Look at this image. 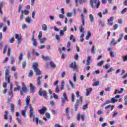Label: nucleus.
<instances>
[{
    "label": "nucleus",
    "instance_id": "42",
    "mask_svg": "<svg viewBox=\"0 0 127 127\" xmlns=\"http://www.w3.org/2000/svg\"><path fill=\"white\" fill-rule=\"evenodd\" d=\"M22 58H23V54L21 53L18 57L19 61H21V60H22Z\"/></svg>",
    "mask_w": 127,
    "mask_h": 127
},
{
    "label": "nucleus",
    "instance_id": "52",
    "mask_svg": "<svg viewBox=\"0 0 127 127\" xmlns=\"http://www.w3.org/2000/svg\"><path fill=\"white\" fill-rule=\"evenodd\" d=\"M115 20V17L114 16H111L109 19H108V21H112L113 22V21Z\"/></svg>",
    "mask_w": 127,
    "mask_h": 127
},
{
    "label": "nucleus",
    "instance_id": "48",
    "mask_svg": "<svg viewBox=\"0 0 127 127\" xmlns=\"http://www.w3.org/2000/svg\"><path fill=\"white\" fill-rule=\"evenodd\" d=\"M123 62H126V61H127V55L126 56H123Z\"/></svg>",
    "mask_w": 127,
    "mask_h": 127
},
{
    "label": "nucleus",
    "instance_id": "57",
    "mask_svg": "<svg viewBox=\"0 0 127 127\" xmlns=\"http://www.w3.org/2000/svg\"><path fill=\"white\" fill-rule=\"evenodd\" d=\"M108 21V25H109V26H112V25H114V22H112L111 21Z\"/></svg>",
    "mask_w": 127,
    "mask_h": 127
},
{
    "label": "nucleus",
    "instance_id": "23",
    "mask_svg": "<svg viewBox=\"0 0 127 127\" xmlns=\"http://www.w3.org/2000/svg\"><path fill=\"white\" fill-rule=\"evenodd\" d=\"M65 86V81H64V80H62V85H61V91H62L64 89Z\"/></svg>",
    "mask_w": 127,
    "mask_h": 127
},
{
    "label": "nucleus",
    "instance_id": "19",
    "mask_svg": "<svg viewBox=\"0 0 127 127\" xmlns=\"http://www.w3.org/2000/svg\"><path fill=\"white\" fill-rule=\"evenodd\" d=\"M86 96H88L90 94V93H91V92H92V88H87V89H86Z\"/></svg>",
    "mask_w": 127,
    "mask_h": 127
},
{
    "label": "nucleus",
    "instance_id": "5",
    "mask_svg": "<svg viewBox=\"0 0 127 127\" xmlns=\"http://www.w3.org/2000/svg\"><path fill=\"white\" fill-rule=\"evenodd\" d=\"M29 106L30 108V118H33V122H36L35 115H34V110L31 105Z\"/></svg>",
    "mask_w": 127,
    "mask_h": 127
},
{
    "label": "nucleus",
    "instance_id": "35",
    "mask_svg": "<svg viewBox=\"0 0 127 127\" xmlns=\"http://www.w3.org/2000/svg\"><path fill=\"white\" fill-rule=\"evenodd\" d=\"M100 85V82L96 81L93 83V87H97Z\"/></svg>",
    "mask_w": 127,
    "mask_h": 127
},
{
    "label": "nucleus",
    "instance_id": "41",
    "mask_svg": "<svg viewBox=\"0 0 127 127\" xmlns=\"http://www.w3.org/2000/svg\"><path fill=\"white\" fill-rule=\"evenodd\" d=\"M33 76V70H31L29 72L28 76L29 77H32Z\"/></svg>",
    "mask_w": 127,
    "mask_h": 127
},
{
    "label": "nucleus",
    "instance_id": "9",
    "mask_svg": "<svg viewBox=\"0 0 127 127\" xmlns=\"http://www.w3.org/2000/svg\"><path fill=\"white\" fill-rule=\"evenodd\" d=\"M30 101V97L29 96H27L25 100L26 108H27V107H29V105L31 106V105L29 104Z\"/></svg>",
    "mask_w": 127,
    "mask_h": 127
},
{
    "label": "nucleus",
    "instance_id": "50",
    "mask_svg": "<svg viewBox=\"0 0 127 127\" xmlns=\"http://www.w3.org/2000/svg\"><path fill=\"white\" fill-rule=\"evenodd\" d=\"M74 100H75V95L74 93L71 94V102L73 103L74 102Z\"/></svg>",
    "mask_w": 127,
    "mask_h": 127
},
{
    "label": "nucleus",
    "instance_id": "16",
    "mask_svg": "<svg viewBox=\"0 0 127 127\" xmlns=\"http://www.w3.org/2000/svg\"><path fill=\"white\" fill-rule=\"evenodd\" d=\"M34 86H33V85L32 83H30V93H33L34 92Z\"/></svg>",
    "mask_w": 127,
    "mask_h": 127
},
{
    "label": "nucleus",
    "instance_id": "59",
    "mask_svg": "<svg viewBox=\"0 0 127 127\" xmlns=\"http://www.w3.org/2000/svg\"><path fill=\"white\" fill-rule=\"evenodd\" d=\"M22 29H26L27 28V25L24 24L22 25Z\"/></svg>",
    "mask_w": 127,
    "mask_h": 127
},
{
    "label": "nucleus",
    "instance_id": "27",
    "mask_svg": "<svg viewBox=\"0 0 127 127\" xmlns=\"http://www.w3.org/2000/svg\"><path fill=\"white\" fill-rule=\"evenodd\" d=\"M68 82L69 83V85H70V87H71V88L72 89H74V83H73V81L72 80H71L70 79H69Z\"/></svg>",
    "mask_w": 127,
    "mask_h": 127
},
{
    "label": "nucleus",
    "instance_id": "44",
    "mask_svg": "<svg viewBox=\"0 0 127 127\" xmlns=\"http://www.w3.org/2000/svg\"><path fill=\"white\" fill-rule=\"evenodd\" d=\"M32 41H33V46H36L37 45V42L36 41V39L32 40Z\"/></svg>",
    "mask_w": 127,
    "mask_h": 127
},
{
    "label": "nucleus",
    "instance_id": "55",
    "mask_svg": "<svg viewBox=\"0 0 127 127\" xmlns=\"http://www.w3.org/2000/svg\"><path fill=\"white\" fill-rule=\"evenodd\" d=\"M110 53L112 58H114V57H115V53L113 51H111Z\"/></svg>",
    "mask_w": 127,
    "mask_h": 127
},
{
    "label": "nucleus",
    "instance_id": "10",
    "mask_svg": "<svg viewBox=\"0 0 127 127\" xmlns=\"http://www.w3.org/2000/svg\"><path fill=\"white\" fill-rule=\"evenodd\" d=\"M70 68H72L73 70H76L77 69V65H76V62H74L73 63H72L70 65H69Z\"/></svg>",
    "mask_w": 127,
    "mask_h": 127
},
{
    "label": "nucleus",
    "instance_id": "29",
    "mask_svg": "<svg viewBox=\"0 0 127 127\" xmlns=\"http://www.w3.org/2000/svg\"><path fill=\"white\" fill-rule=\"evenodd\" d=\"M103 64H105V61H101V62H100L99 63H98L97 64V65L99 66V67H101V66H102L103 65Z\"/></svg>",
    "mask_w": 127,
    "mask_h": 127
},
{
    "label": "nucleus",
    "instance_id": "58",
    "mask_svg": "<svg viewBox=\"0 0 127 127\" xmlns=\"http://www.w3.org/2000/svg\"><path fill=\"white\" fill-rule=\"evenodd\" d=\"M127 8H124L123 10H122L121 11V14H124V13H125V12H126L127 11Z\"/></svg>",
    "mask_w": 127,
    "mask_h": 127
},
{
    "label": "nucleus",
    "instance_id": "51",
    "mask_svg": "<svg viewBox=\"0 0 127 127\" xmlns=\"http://www.w3.org/2000/svg\"><path fill=\"white\" fill-rule=\"evenodd\" d=\"M53 96L54 99H55L56 100H58L59 97H58V95H57V94L54 93V94H53Z\"/></svg>",
    "mask_w": 127,
    "mask_h": 127
},
{
    "label": "nucleus",
    "instance_id": "38",
    "mask_svg": "<svg viewBox=\"0 0 127 127\" xmlns=\"http://www.w3.org/2000/svg\"><path fill=\"white\" fill-rule=\"evenodd\" d=\"M16 121L18 122V124H19V125H21V124H22V121H21V119H20L19 118L17 117L16 118Z\"/></svg>",
    "mask_w": 127,
    "mask_h": 127
},
{
    "label": "nucleus",
    "instance_id": "28",
    "mask_svg": "<svg viewBox=\"0 0 127 127\" xmlns=\"http://www.w3.org/2000/svg\"><path fill=\"white\" fill-rule=\"evenodd\" d=\"M79 29L80 32H81L82 33H85V29H84V28H83V26L79 27Z\"/></svg>",
    "mask_w": 127,
    "mask_h": 127
},
{
    "label": "nucleus",
    "instance_id": "15",
    "mask_svg": "<svg viewBox=\"0 0 127 127\" xmlns=\"http://www.w3.org/2000/svg\"><path fill=\"white\" fill-rule=\"evenodd\" d=\"M27 109H26V107H25V109L24 110H22L21 114L24 118H26V112Z\"/></svg>",
    "mask_w": 127,
    "mask_h": 127
},
{
    "label": "nucleus",
    "instance_id": "26",
    "mask_svg": "<svg viewBox=\"0 0 127 127\" xmlns=\"http://www.w3.org/2000/svg\"><path fill=\"white\" fill-rule=\"evenodd\" d=\"M91 32L90 31H88L87 33V35L86 36L85 39L86 40H89V38L91 37Z\"/></svg>",
    "mask_w": 127,
    "mask_h": 127
},
{
    "label": "nucleus",
    "instance_id": "11",
    "mask_svg": "<svg viewBox=\"0 0 127 127\" xmlns=\"http://www.w3.org/2000/svg\"><path fill=\"white\" fill-rule=\"evenodd\" d=\"M47 110V109H46V108L43 107L41 109L39 110V113L41 115H44V114H45V113L46 112Z\"/></svg>",
    "mask_w": 127,
    "mask_h": 127
},
{
    "label": "nucleus",
    "instance_id": "34",
    "mask_svg": "<svg viewBox=\"0 0 127 127\" xmlns=\"http://www.w3.org/2000/svg\"><path fill=\"white\" fill-rule=\"evenodd\" d=\"M77 76L76 75V73H74L73 75V82H74V83H76V82H77Z\"/></svg>",
    "mask_w": 127,
    "mask_h": 127
},
{
    "label": "nucleus",
    "instance_id": "2",
    "mask_svg": "<svg viewBox=\"0 0 127 127\" xmlns=\"http://www.w3.org/2000/svg\"><path fill=\"white\" fill-rule=\"evenodd\" d=\"M10 68L9 66H7L5 70V81L7 82V83H9L10 82V75H9Z\"/></svg>",
    "mask_w": 127,
    "mask_h": 127
},
{
    "label": "nucleus",
    "instance_id": "36",
    "mask_svg": "<svg viewBox=\"0 0 127 127\" xmlns=\"http://www.w3.org/2000/svg\"><path fill=\"white\" fill-rule=\"evenodd\" d=\"M88 109V103H87L86 104L82 106V110L85 111V110H87Z\"/></svg>",
    "mask_w": 127,
    "mask_h": 127
},
{
    "label": "nucleus",
    "instance_id": "49",
    "mask_svg": "<svg viewBox=\"0 0 127 127\" xmlns=\"http://www.w3.org/2000/svg\"><path fill=\"white\" fill-rule=\"evenodd\" d=\"M42 37V32L40 31L38 35V39L39 40Z\"/></svg>",
    "mask_w": 127,
    "mask_h": 127
},
{
    "label": "nucleus",
    "instance_id": "39",
    "mask_svg": "<svg viewBox=\"0 0 127 127\" xmlns=\"http://www.w3.org/2000/svg\"><path fill=\"white\" fill-rule=\"evenodd\" d=\"M66 16H67V17H72V16H73V13L72 12L66 13Z\"/></svg>",
    "mask_w": 127,
    "mask_h": 127
},
{
    "label": "nucleus",
    "instance_id": "3",
    "mask_svg": "<svg viewBox=\"0 0 127 127\" xmlns=\"http://www.w3.org/2000/svg\"><path fill=\"white\" fill-rule=\"evenodd\" d=\"M65 101H66V102H68L69 100L68 99V97H67V94H66V92H64L63 94V97L61 98V102H62L61 105L62 106L65 105Z\"/></svg>",
    "mask_w": 127,
    "mask_h": 127
},
{
    "label": "nucleus",
    "instance_id": "54",
    "mask_svg": "<svg viewBox=\"0 0 127 127\" xmlns=\"http://www.w3.org/2000/svg\"><path fill=\"white\" fill-rule=\"evenodd\" d=\"M7 29V26H4L3 27L2 31L3 32H5Z\"/></svg>",
    "mask_w": 127,
    "mask_h": 127
},
{
    "label": "nucleus",
    "instance_id": "20",
    "mask_svg": "<svg viewBox=\"0 0 127 127\" xmlns=\"http://www.w3.org/2000/svg\"><path fill=\"white\" fill-rule=\"evenodd\" d=\"M21 12L23 14H25V15H27L28 14H29V11L27 10H22L21 11Z\"/></svg>",
    "mask_w": 127,
    "mask_h": 127
},
{
    "label": "nucleus",
    "instance_id": "53",
    "mask_svg": "<svg viewBox=\"0 0 127 127\" xmlns=\"http://www.w3.org/2000/svg\"><path fill=\"white\" fill-rule=\"evenodd\" d=\"M5 120H7V119H8V112L7 111H5Z\"/></svg>",
    "mask_w": 127,
    "mask_h": 127
},
{
    "label": "nucleus",
    "instance_id": "1",
    "mask_svg": "<svg viewBox=\"0 0 127 127\" xmlns=\"http://www.w3.org/2000/svg\"><path fill=\"white\" fill-rule=\"evenodd\" d=\"M90 4L94 9H97L100 6V0H90Z\"/></svg>",
    "mask_w": 127,
    "mask_h": 127
},
{
    "label": "nucleus",
    "instance_id": "30",
    "mask_svg": "<svg viewBox=\"0 0 127 127\" xmlns=\"http://www.w3.org/2000/svg\"><path fill=\"white\" fill-rule=\"evenodd\" d=\"M8 48V45H6L5 46V47L4 48V51L3 52V54H5V53H6V52H7V49Z\"/></svg>",
    "mask_w": 127,
    "mask_h": 127
},
{
    "label": "nucleus",
    "instance_id": "33",
    "mask_svg": "<svg viewBox=\"0 0 127 127\" xmlns=\"http://www.w3.org/2000/svg\"><path fill=\"white\" fill-rule=\"evenodd\" d=\"M111 103L112 104H115L116 102H118V100L116 99L115 97L111 98Z\"/></svg>",
    "mask_w": 127,
    "mask_h": 127
},
{
    "label": "nucleus",
    "instance_id": "6",
    "mask_svg": "<svg viewBox=\"0 0 127 127\" xmlns=\"http://www.w3.org/2000/svg\"><path fill=\"white\" fill-rule=\"evenodd\" d=\"M39 95L40 96H43L45 99H47V92L46 91L42 90V88L40 89Z\"/></svg>",
    "mask_w": 127,
    "mask_h": 127
},
{
    "label": "nucleus",
    "instance_id": "46",
    "mask_svg": "<svg viewBox=\"0 0 127 127\" xmlns=\"http://www.w3.org/2000/svg\"><path fill=\"white\" fill-rule=\"evenodd\" d=\"M124 101H125V103H124V105H125V106H127V95L125 96Z\"/></svg>",
    "mask_w": 127,
    "mask_h": 127
},
{
    "label": "nucleus",
    "instance_id": "13",
    "mask_svg": "<svg viewBox=\"0 0 127 127\" xmlns=\"http://www.w3.org/2000/svg\"><path fill=\"white\" fill-rule=\"evenodd\" d=\"M99 25H101V27H105L106 26V23L104 21H102V20H99Z\"/></svg>",
    "mask_w": 127,
    "mask_h": 127
},
{
    "label": "nucleus",
    "instance_id": "63",
    "mask_svg": "<svg viewBox=\"0 0 127 127\" xmlns=\"http://www.w3.org/2000/svg\"><path fill=\"white\" fill-rule=\"evenodd\" d=\"M50 106H51V107H53L54 106V101H50Z\"/></svg>",
    "mask_w": 127,
    "mask_h": 127
},
{
    "label": "nucleus",
    "instance_id": "40",
    "mask_svg": "<svg viewBox=\"0 0 127 127\" xmlns=\"http://www.w3.org/2000/svg\"><path fill=\"white\" fill-rule=\"evenodd\" d=\"M33 54L34 55H35L36 56H39L40 55L39 53L36 52V51H35V50L34 49L33 50Z\"/></svg>",
    "mask_w": 127,
    "mask_h": 127
},
{
    "label": "nucleus",
    "instance_id": "4",
    "mask_svg": "<svg viewBox=\"0 0 127 127\" xmlns=\"http://www.w3.org/2000/svg\"><path fill=\"white\" fill-rule=\"evenodd\" d=\"M38 64L36 63H33L32 65V68L34 69V72H35L36 75H40V70L37 68Z\"/></svg>",
    "mask_w": 127,
    "mask_h": 127
},
{
    "label": "nucleus",
    "instance_id": "25",
    "mask_svg": "<svg viewBox=\"0 0 127 127\" xmlns=\"http://www.w3.org/2000/svg\"><path fill=\"white\" fill-rule=\"evenodd\" d=\"M91 58H92L91 56H88L86 60V65L87 66H89V65H90V60H91Z\"/></svg>",
    "mask_w": 127,
    "mask_h": 127
},
{
    "label": "nucleus",
    "instance_id": "8",
    "mask_svg": "<svg viewBox=\"0 0 127 127\" xmlns=\"http://www.w3.org/2000/svg\"><path fill=\"white\" fill-rule=\"evenodd\" d=\"M15 38L17 39L18 44H20V43L21 42V36L16 34L15 35Z\"/></svg>",
    "mask_w": 127,
    "mask_h": 127
},
{
    "label": "nucleus",
    "instance_id": "64",
    "mask_svg": "<svg viewBox=\"0 0 127 127\" xmlns=\"http://www.w3.org/2000/svg\"><path fill=\"white\" fill-rule=\"evenodd\" d=\"M75 126H76V123H72L70 124L69 127H75Z\"/></svg>",
    "mask_w": 127,
    "mask_h": 127
},
{
    "label": "nucleus",
    "instance_id": "45",
    "mask_svg": "<svg viewBox=\"0 0 127 127\" xmlns=\"http://www.w3.org/2000/svg\"><path fill=\"white\" fill-rule=\"evenodd\" d=\"M42 58L43 60H49V57L48 56H45L44 55H42Z\"/></svg>",
    "mask_w": 127,
    "mask_h": 127
},
{
    "label": "nucleus",
    "instance_id": "56",
    "mask_svg": "<svg viewBox=\"0 0 127 127\" xmlns=\"http://www.w3.org/2000/svg\"><path fill=\"white\" fill-rule=\"evenodd\" d=\"M91 52L93 54H95V53H96V52L95 51V46H92V48L91 49Z\"/></svg>",
    "mask_w": 127,
    "mask_h": 127
},
{
    "label": "nucleus",
    "instance_id": "12",
    "mask_svg": "<svg viewBox=\"0 0 127 127\" xmlns=\"http://www.w3.org/2000/svg\"><path fill=\"white\" fill-rule=\"evenodd\" d=\"M38 123L40 125H43V121L39 120V119L38 117H37L36 118V125H38Z\"/></svg>",
    "mask_w": 127,
    "mask_h": 127
},
{
    "label": "nucleus",
    "instance_id": "18",
    "mask_svg": "<svg viewBox=\"0 0 127 127\" xmlns=\"http://www.w3.org/2000/svg\"><path fill=\"white\" fill-rule=\"evenodd\" d=\"M89 18L90 19L91 22H94V20H95V18L94 17V15L92 14H90L89 16Z\"/></svg>",
    "mask_w": 127,
    "mask_h": 127
},
{
    "label": "nucleus",
    "instance_id": "47",
    "mask_svg": "<svg viewBox=\"0 0 127 127\" xmlns=\"http://www.w3.org/2000/svg\"><path fill=\"white\" fill-rule=\"evenodd\" d=\"M14 105L12 104H10V108H11V112L12 113H13V111H14Z\"/></svg>",
    "mask_w": 127,
    "mask_h": 127
},
{
    "label": "nucleus",
    "instance_id": "21",
    "mask_svg": "<svg viewBox=\"0 0 127 127\" xmlns=\"http://www.w3.org/2000/svg\"><path fill=\"white\" fill-rule=\"evenodd\" d=\"M8 95L10 96V99L8 98V101H11V98H12L13 94H12V90H10L8 92Z\"/></svg>",
    "mask_w": 127,
    "mask_h": 127
},
{
    "label": "nucleus",
    "instance_id": "61",
    "mask_svg": "<svg viewBox=\"0 0 127 127\" xmlns=\"http://www.w3.org/2000/svg\"><path fill=\"white\" fill-rule=\"evenodd\" d=\"M46 116L47 119H50V118H51V116L50 115V114L49 113H47L46 114Z\"/></svg>",
    "mask_w": 127,
    "mask_h": 127
},
{
    "label": "nucleus",
    "instance_id": "32",
    "mask_svg": "<svg viewBox=\"0 0 127 127\" xmlns=\"http://www.w3.org/2000/svg\"><path fill=\"white\" fill-rule=\"evenodd\" d=\"M50 65L52 68H55L56 67V65H55V64L53 62H50Z\"/></svg>",
    "mask_w": 127,
    "mask_h": 127
},
{
    "label": "nucleus",
    "instance_id": "62",
    "mask_svg": "<svg viewBox=\"0 0 127 127\" xmlns=\"http://www.w3.org/2000/svg\"><path fill=\"white\" fill-rule=\"evenodd\" d=\"M92 74L94 75L95 74H100V71L99 70H95L93 71Z\"/></svg>",
    "mask_w": 127,
    "mask_h": 127
},
{
    "label": "nucleus",
    "instance_id": "37",
    "mask_svg": "<svg viewBox=\"0 0 127 127\" xmlns=\"http://www.w3.org/2000/svg\"><path fill=\"white\" fill-rule=\"evenodd\" d=\"M38 40L40 41V43H44V41L46 40V38H42V39H39Z\"/></svg>",
    "mask_w": 127,
    "mask_h": 127
},
{
    "label": "nucleus",
    "instance_id": "31",
    "mask_svg": "<svg viewBox=\"0 0 127 127\" xmlns=\"http://www.w3.org/2000/svg\"><path fill=\"white\" fill-rule=\"evenodd\" d=\"M55 92L57 94H59L60 93V89H59V86L57 85V87L55 89Z\"/></svg>",
    "mask_w": 127,
    "mask_h": 127
},
{
    "label": "nucleus",
    "instance_id": "7",
    "mask_svg": "<svg viewBox=\"0 0 127 127\" xmlns=\"http://www.w3.org/2000/svg\"><path fill=\"white\" fill-rule=\"evenodd\" d=\"M23 86L22 87V90H20V95L22 96H23L24 93H27V88H26V86L25 85V83L24 82L22 83Z\"/></svg>",
    "mask_w": 127,
    "mask_h": 127
},
{
    "label": "nucleus",
    "instance_id": "60",
    "mask_svg": "<svg viewBox=\"0 0 127 127\" xmlns=\"http://www.w3.org/2000/svg\"><path fill=\"white\" fill-rule=\"evenodd\" d=\"M104 114V112L102 110H98L97 112V115H103Z\"/></svg>",
    "mask_w": 127,
    "mask_h": 127
},
{
    "label": "nucleus",
    "instance_id": "17",
    "mask_svg": "<svg viewBox=\"0 0 127 127\" xmlns=\"http://www.w3.org/2000/svg\"><path fill=\"white\" fill-rule=\"evenodd\" d=\"M42 29L44 31H47L48 29L47 25L45 24H43V25H42Z\"/></svg>",
    "mask_w": 127,
    "mask_h": 127
},
{
    "label": "nucleus",
    "instance_id": "43",
    "mask_svg": "<svg viewBox=\"0 0 127 127\" xmlns=\"http://www.w3.org/2000/svg\"><path fill=\"white\" fill-rule=\"evenodd\" d=\"M119 28V24H115L114 26H113V30H116V29H118Z\"/></svg>",
    "mask_w": 127,
    "mask_h": 127
},
{
    "label": "nucleus",
    "instance_id": "24",
    "mask_svg": "<svg viewBox=\"0 0 127 127\" xmlns=\"http://www.w3.org/2000/svg\"><path fill=\"white\" fill-rule=\"evenodd\" d=\"M25 21L27 23H30V22H32V20H31V18L29 16H28L25 18Z\"/></svg>",
    "mask_w": 127,
    "mask_h": 127
},
{
    "label": "nucleus",
    "instance_id": "22",
    "mask_svg": "<svg viewBox=\"0 0 127 127\" xmlns=\"http://www.w3.org/2000/svg\"><path fill=\"white\" fill-rule=\"evenodd\" d=\"M117 43H118V42L116 41V39L113 38L111 40V44H112V45H116V44H117Z\"/></svg>",
    "mask_w": 127,
    "mask_h": 127
},
{
    "label": "nucleus",
    "instance_id": "14",
    "mask_svg": "<svg viewBox=\"0 0 127 127\" xmlns=\"http://www.w3.org/2000/svg\"><path fill=\"white\" fill-rule=\"evenodd\" d=\"M81 19L82 22V25H85V17H84V14L81 13L80 15Z\"/></svg>",
    "mask_w": 127,
    "mask_h": 127
}]
</instances>
